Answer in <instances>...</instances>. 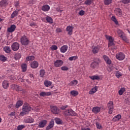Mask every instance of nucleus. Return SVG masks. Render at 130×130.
Instances as JSON below:
<instances>
[{
	"instance_id": "f257e3e1",
	"label": "nucleus",
	"mask_w": 130,
	"mask_h": 130,
	"mask_svg": "<svg viewBox=\"0 0 130 130\" xmlns=\"http://www.w3.org/2000/svg\"><path fill=\"white\" fill-rule=\"evenodd\" d=\"M20 42L22 45H28L30 43V41L29 39L25 35H23L20 38Z\"/></svg>"
},
{
	"instance_id": "f03ea898",
	"label": "nucleus",
	"mask_w": 130,
	"mask_h": 130,
	"mask_svg": "<svg viewBox=\"0 0 130 130\" xmlns=\"http://www.w3.org/2000/svg\"><path fill=\"white\" fill-rule=\"evenodd\" d=\"M64 114L65 116H76V115H77V113H76V112L71 109H69L65 111L64 112Z\"/></svg>"
},
{
	"instance_id": "7ed1b4c3",
	"label": "nucleus",
	"mask_w": 130,
	"mask_h": 130,
	"mask_svg": "<svg viewBox=\"0 0 130 130\" xmlns=\"http://www.w3.org/2000/svg\"><path fill=\"white\" fill-rule=\"evenodd\" d=\"M22 111H25L29 114V112L31 111V107L30 106V105L27 103H25L22 106Z\"/></svg>"
},
{
	"instance_id": "20e7f679",
	"label": "nucleus",
	"mask_w": 130,
	"mask_h": 130,
	"mask_svg": "<svg viewBox=\"0 0 130 130\" xmlns=\"http://www.w3.org/2000/svg\"><path fill=\"white\" fill-rule=\"evenodd\" d=\"M50 108L53 114H58L59 113V109L56 106H50Z\"/></svg>"
},
{
	"instance_id": "39448f33",
	"label": "nucleus",
	"mask_w": 130,
	"mask_h": 130,
	"mask_svg": "<svg viewBox=\"0 0 130 130\" xmlns=\"http://www.w3.org/2000/svg\"><path fill=\"white\" fill-rule=\"evenodd\" d=\"M106 38L109 41L108 47L114 45V39L111 36L106 35Z\"/></svg>"
},
{
	"instance_id": "423d86ee",
	"label": "nucleus",
	"mask_w": 130,
	"mask_h": 130,
	"mask_svg": "<svg viewBox=\"0 0 130 130\" xmlns=\"http://www.w3.org/2000/svg\"><path fill=\"white\" fill-rule=\"evenodd\" d=\"M108 110H109V114H112V112H113V102L112 101H111V102H109L108 103Z\"/></svg>"
},
{
	"instance_id": "0eeeda50",
	"label": "nucleus",
	"mask_w": 130,
	"mask_h": 130,
	"mask_svg": "<svg viewBox=\"0 0 130 130\" xmlns=\"http://www.w3.org/2000/svg\"><path fill=\"white\" fill-rule=\"evenodd\" d=\"M125 58V55L122 52L117 53L116 55V58H117L118 60H123Z\"/></svg>"
},
{
	"instance_id": "6e6552de",
	"label": "nucleus",
	"mask_w": 130,
	"mask_h": 130,
	"mask_svg": "<svg viewBox=\"0 0 130 130\" xmlns=\"http://www.w3.org/2000/svg\"><path fill=\"white\" fill-rule=\"evenodd\" d=\"M12 49L14 51H17L20 48V44L17 42L13 43L12 45L11 46Z\"/></svg>"
},
{
	"instance_id": "1a4fd4ad",
	"label": "nucleus",
	"mask_w": 130,
	"mask_h": 130,
	"mask_svg": "<svg viewBox=\"0 0 130 130\" xmlns=\"http://www.w3.org/2000/svg\"><path fill=\"white\" fill-rule=\"evenodd\" d=\"M63 64V61L61 60H56L54 62V66L56 68H59V67H61Z\"/></svg>"
},
{
	"instance_id": "9d476101",
	"label": "nucleus",
	"mask_w": 130,
	"mask_h": 130,
	"mask_svg": "<svg viewBox=\"0 0 130 130\" xmlns=\"http://www.w3.org/2000/svg\"><path fill=\"white\" fill-rule=\"evenodd\" d=\"M47 123V120H42L39 122L38 126L40 128H43L46 125Z\"/></svg>"
},
{
	"instance_id": "9b49d317",
	"label": "nucleus",
	"mask_w": 130,
	"mask_h": 130,
	"mask_svg": "<svg viewBox=\"0 0 130 130\" xmlns=\"http://www.w3.org/2000/svg\"><path fill=\"white\" fill-rule=\"evenodd\" d=\"M114 12L117 17H121V16H122V11L120 8H116Z\"/></svg>"
},
{
	"instance_id": "f8f14e48",
	"label": "nucleus",
	"mask_w": 130,
	"mask_h": 130,
	"mask_svg": "<svg viewBox=\"0 0 130 130\" xmlns=\"http://www.w3.org/2000/svg\"><path fill=\"white\" fill-rule=\"evenodd\" d=\"M24 122L25 123H33L34 122V119L33 118L28 116L24 120Z\"/></svg>"
},
{
	"instance_id": "ddd939ff",
	"label": "nucleus",
	"mask_w": 130,
	"mask_h": 130,
	"mask_svg": "<svg viewBox=\"0 0 130 130\" xmlns=\"http://www.w3.org/2000/svg\"><path fill=\"white\" fill-rule=\"evenodd\" d=\"M74 30V27L71 25H69L67 27L66 31H67L68 35H72L73 34V31Z\"/></svg>"
},
{
	"instance_id": "4468645a",
	"label": "nucleus",
	"mask_w": 130,
	"mask_h": 130,
	"mask_svg": "<svg viewBox=\"0 0 130 130\" xmlns=\"http://www.w3.org/2000/svg\"><path fill=\"white\" fill-rule=\"evenodd\" d=\"M54 126V120L52 119L46 127V130L51 129Z\"/></svg>"
},
{
	"instance_id": "2eb2a0df",
	"label": "nucleus",
	"mask_w": 130,
	"mask_h": 130,
	"mask_svg": "<svg viewBox=\"0 0 130 130\" xmlns=\"http://www.w3.org/2000/svg\"><path fill=\"white\" fill-rule=\"evenodd\" d=\"M100 110H101V108L99 107H94L92 109V111L93 113H94V114L99 113V112H100Z\"/></svg>"
},
{
	"instance_id": "dca6fc26",
	"label": "nucleus",
	"mask_w": 130,
	"mask_h": 130,
	"mask_svg": "<svg viewBox=\"0 0 130 130\" xmlns=\"http://www.w3.org/2000/svg\"><path fill=\"white\" fill-rule=\"evenodd\" d=\"M8 5H9V3L7 0H2L0 2V7L1 8H5V7H7Z\"/></svg>"
},
{
	"instance_id": "f3484780",
	"label": "nucleus",
	"mask_w": 130,
	"mask_h": 130,
	"mask_svg": "<svg viewBox=\"0 0 130 130\" xmlns=\"http://www.w3.org/2000/svg\"><path fill=\"white\" fill-rule=\"evenodd\" d=\"M39 66V63L37 61H34L30 63V67L32 69H37Z\"/></svg>"
},
{
	"instance_id": "a211bd4d",
	"label": "nucleus",
	"mask_w": 130,
	"mask_h": 130,
	"mask_svg": "<svg viewBox=\"0 0 130 130\" xmlns=\"http://www.w3.org/2000/svg\"><path fill=\"white\" fill-rule=\"evenodd\" d=\"M16 28H17V27L14 24L11 25L10 27L8 28L7 31L9 33H12V32H14V31H15V30H16Z\"/></svg>"
},
{
	"instance_id": "6ab92c4d",
	"label": "nucleus",
	"mask_w": 130,
	"mask_h": 130,
	"mask_svg": "<svg viewBox=\"0 0 130 130\" xmlns=\"http://www.w3.org/2000/svg\"><path fill=\"white\" fill-rule=\"evenodd\" d=\"M99 50H100V46H96L92 48V52L94 54H96V53H98L99 52Z\"/></svg>"
},
{
	"instance_id": "aec40b11",
	"label": "nucleus",
	"mask_w": 130,
	"mask_h": 130,
	"mask_svg": "<svg viewBox=\"0 0 130 130\" xmlns=\"http://www.w3.org/2000/svg\"><path fill=\"white\" fill-rule=\"evenodd\" d=\"M51 95V92H41L40 93V96L41 97H45L46 96H50Z\"/></svg>"
},
{
	"instance_id": "412c9836",
	"label": "nucleus",
	"mask_w": 130,
	"mask_h": 130,
	"mask_svg": "<svg viewBox=\"0 0 130 130\" xmlns=\"http://www.w3.org/2000/svg\"><path fill=\"white\" fill-rule=\"evenodd\" d=\"M68 48L69 47H68V45H67L62 46L60 48V52L62 53H64L67 52V51L68 50Z\"/></svg>"
},
{
	"instance_id": "4be33fe9",
	"label": "nucleus",
	"mask_w": 130,
	"mask_h": 130,
	"mask_svg": "<svg viewBox=\"0 0 130 130\" xmlns=\"http://www.w3.org/2000/svg\"><path fill=\"white\" fill-rule=\"evenodd\" d=\"M103 58L107 64H111V60L106 55L103 56Z\"/></svg>"
},
{
	"instance_id": "5701e85b",
	"label": "nucleus",
	"mask_w": 130,
	"mask_h": 130,
	"mask_svg": "<svg viewBox=\"0 0 130 130\" xmlns=\"http://www.w3.org/2000/svg\"><path fill=\"white\" fill-rule=\"evenodd\" d=\"M98 66H99V63L94 61L91 63L90 67L92 69H96V68H98Z\"/></svg>"
},
{
	"instance_id": "b1692460",
	"label": "nucleus",
	"mask_w": 130,
	"mask_h": 130,
	"mask_svg": "<svg viewBox=\"0 0 130 130\" xmlns=\"http://www.w3.org/2000/svg\"><path fill=\"white\" fill-rule=\"evenodd\" d=\"M42 10L43 12H48L50 10V7L48 5H44L42 7Z\"/></svg>"
},
{
	"instance_id": "393cba45",
	"label": "nucleus",
	"mask_w": 130,
	"mask_h": 130,
	"mask_svg": "<svg viewBox=\"0 0 130 130\" xmlns=\"http://www.w3.org/2000/svg\"><path fill=\"white\" fill-rule=\"evenodd\" d=\"M98 90V88L97 86H95L94 87L92 88V89L89 91V94L90 95H92V94H94V93H96Z\"/></svg>"
},
{
	"instance_id": "a878e982",
	"label": "nucleus",
	"mask_w": 130,
	"mask_h": 130,
	"mask_svg": "<svg viewBox=\"0 0 130 130\" xmlns=\"http://www.w3.org/2000/svg\"><path fill=\"white\" fill-rule=\"evenodd\" d=\"M89 78L90 79H91V80H92L93 81H95V80L99 81V80H100V76L98 75H93L92 76H90Z\"/></svg>"
},
{
	"instance_id": "bb28decb",
	"label": "nucleus",
	"mask_w": 130,
	"mask_h": 130,
	"mask_svg": "<svg viewBox=\"0 0 130 130\" xmlns=\"http://www.w3.org/2000/svg\"><path fill=\"white\" fill-rule=\"evenodd\" d=\"M18 14H19V10L14 11L11 14V19H14V18H15V17H17Z\"/></svg>"
},
{
	"instance_id": "cd10ccee",
	"label": "nucleus",
	"mask_w": 130,
	"mask_h": 130,
	"mask_svg": "<svg viewBox=\"0 0 130 130\" xmlns=\"http://www.w3.org/2000/svg\"><path fill=\"white\" fill-rule=\"evenodd\" d=\"M70 94L73 95V97H76V96H78L79 95V92L77 90H72L70 92Z\"/></svg>"
},
{
	"instance_id": "c85d7f7f",
	"label": "nucleus",
	"mask_w": 130,
	"mask_h": 130,
	"mask_svg": "<svg viewBox=\"0 0 130 130\" xmlns=\"http://www.w3.org/2000/svg\"><path fill=\"white\" fill-rule=\"evenodd\" d=\"M4 50L6 53H10L11 52V48L9 46H6L4 48Z\"/></svg>"
},
{
	"instance_id": "c756f323",
	"label": "nucleus",
	"mask_w": 130,
	"mask_h": 130,
	"mask_svg": "<svg viewBox=\"0 0 130 130\" xmlns=\"http://www.w3.org/2000/svg\"><path fill=\"white\" fill-rule=\"evenodd\" d=\"M22 105H23V101L19 100L17 102L15 107L16 108H19V107H21Z\"/></svg>"
},
{
	"instance_id": "7c9ffc66",
	"label": "nucleus",
	"mask_w": 130,
	"mask_h": 130,
	"mask_svg": "<svg viewBox=\"0 0 130 130\" xmlns=\"http://www.w3.org/2000/svg\"><path fill=\"white\" fill-rule=\"evenodd\" d=\"M2 86L4 89H7L9 87V83L5 80L2 84Z\"/></svg>"
},
{
	"instance_id": "2f4dec72",
	"label": "nucleus",
	"mask_w": 130,
	"mask_h": 130,
	"mask_svg": "<svg viewBox=\"0 0 130 130\" xmlns=\"http://www.w3.org/2000/svg\"><path fill=\"white\" fill-rule=\"evenodd\" d=\"M121 118V115L120 114L117 115V116H115V117H113V121H117L119 120Z\"/></svg>"
},
{
	"instance_id": "473e14b6",
	"label": "nucleus",
	"mask_w": 130,
	"mask_h": 130,
	"mask_svg": "<svg viewBox=\"0 0 130 130\" xmlns=\"http://www.w3.org/2000/svg\"><path fill=\"white\" fill-rule=\"evenodd\" d=\"M52 84V83H51V82H50V81L46 80L44 81V85L46 87H50Z\"/></svg>"
},
{
	"instance_id": "72a5a7b5",
	"label": "nucleus",
	"mask_w": 130,
	"mask_h": 130,
	"mask_svg": "<svg viewBox=\"0 0 130 130\" xmlns=\"http://www.w3.org/2000/svg\"><path fill=\"white\" fill-rule=\"evenodd\" d=\"M125 92V87H122L120 89V90L118 91V94L120 95H121Z\"/></svg>"
},
{
	"instance_id": "f704fd0d",
	"label": "nucleus",
	"mask_w": 130,
	"mask_h": 130,
	"mask_svg": "<svg viewBox=\"0 0 130 130\" xmlns=\"http://www.w3.org/2000/svg\"><path fill=\"white\" fill-rule=\"evenodd\" d=\"M46 20L48 23H49L50 24H52L53 23V20H52V18L49 16H47L46 17Z\"/></svg>"
},
{
	"instance_id": "c9c22d12",
	"label": "nucleus",
	"mask_w": 130,
	"mask_h": 130,
	"mask_svg": "<svg viewBox=\"0 0 130 130\" xmlns=\"http://www.w3.org/2000/svg\"><path fill=\"white\" fill-rule=\"evenodd\" d=\"M78 84V81L76 80L72 81L69 84V86H76Z\"/></svg>"
},
{
	"instance_id": "e433bc0d",
	"label": "nucleus",
	"mask_w": 130,
	"mask_h": 130,
	"mask_svg": "<svg viewBox=\"0 0 130 130\" xmlns=\"http://www.w3.org/2000/svg\"><path fill=\"white\" fill-rule=\"evenodd\" d=\"M35 59V57H34V56H29L26 58V60H27V61H31L32 60H34Z\"/></svg>"
},
{
	"instance_id": "4c0bfd02",
	"label": "nucleus",
	"mask_w": 130,
	"mask_h": 130,
	"mask_svg": "<svg viewBox=\"0 0 130 130\" xmlns=\"http://www.w3.org/2000/svg\"><path fill=\"white\" fill-rule=\"evenodd\" d=\"M21 69L22 70V72H26V71H27V64L25 63L22 64Z\"/></svg>"
},
{
	"instance_id": "58836bf2",
	"label": "nucleus",
	"mask_w": 130,
	"mask_h": 130,
	"mask_svg": "<svg viewBox=\"0 0 130 130\" xmlns=\"http://www.w3.org/2000/svg\"><path fill=\"white\" fill-rule=\"evenodd\" d=\"M22 56V55H21V53H17L15 55V59H16V60H17V59H20L21 58V57Z\"/></svg>"
},
{
	"instance_id": "ea45409f",
	"label": "nucleus",
	"mask_w": 130,
	"mask_h": 130,
	"mask_svg": "<svg viewBox=\"0 0 130 130\" xmlns=\"http://www.w3.org/2000/svg\"><path fill=\"white\" fill-rule=\"evenodd\" d=\"M111 20L112 21H113V22L115 23L116 25H118V21H117V19H116L115 16H112L111 17Z\"/></svg>"
},
{
	"instance_id": "a19ab883",
	"label": "nucleus",
	"mask_w": 130,
	"mask_h": 130,
	"mask_svg": "<svg viewBox=\"0 0 130 130\" xmlns=\"http://www.w3.org/2000/svg\"><path fill=\"white\" fill-rule=\"evenodd\" d=\"M0 60L3 62L6 61L7 60V57L5 56L4 55H0Z\"/></svg>"
},
{
	"instance_id": "79ce46f5",
	"label": "nucleus",
	"mask_w": 130,
	"mask_h": 130,
	"mask_svg": "<svg viewBox=\"0 0 130 130\" xmlns=\"http://www.w3.org/2000/svg\"><path fill=\"white\" fill-rule=\"evenodd\" d=\"M40 76L41 78H43L45 76V71L44 70H41L40 71Z\"/></svg>"
},
{
	"instance_id": "37998d69",
	"label": "nucleus",
	"mask_w": 130,
	"mask_h": 130,
	"mask_svg": "<svg viewBox=\"0 0 130 130\" xmlns=\"http://www.w3.org/2000/svg\"><path fill=\"white\" fill-rule=\"evenodd\" d=\"M55 121L56 123H57V124H61V123H62V122L61 121L60 119L58 118H55Z\"/></svg>"
},
{
	"instance_id": "c03bdc74",
	"label": "nucleus",
	"mask_w": 130,
	"mask_h": 130,
	"mask_svg": "<svg viewBox=\"0 0 130 130\" xmlns=\"http://www.w3.org/2000/svg\"><path fill=\"white\" fill-rule=\"evenodd\" d=\"M93 3V0H86L84 2L85 5L90 6Z\"/></svg>"
},
{
	"instance_id": "a18cd8bd",
	"label": "nucleus",
	"mask_w": 130,
	"mask_h": 130,
	"mask_svg": "<svg viewBox=\"0 0 130 130\" xmlns=\"http://www.w3.org/2000/svg\"><path fill=\"white\" fill-rule=\"evenodd\" d=\"M76 59H78V56H73L70 57L69 58V60H70L71 61L73 60H76Z\"/></svg>"
},
{
	"instance_id": "49530a36",
	"label": "nucleus",
	"mask_w": 130,
	"mask_h": 130,
	"mask_svg": "<svg viewBox=\"0 0 130 130\" xmlns=\"http://www.w3.org/2000/svg\"><path fill=\"white\" fill-rule=\"evenodd\" d=\"M112 3V0H104V4L106 6H108V5H110Z\"/></svg>"
},
{
	"instance_id": "de8ad7c7",
	"label": "nucleus",
	"mask_w": 130,
	"mask_h": 130,
	"mask_svg": "<svg viewBox=\"0 0 130 130\" xmlns=\"http://www.w3.org/2000/svg\"><path fill=\"white\" fill-rule=\"evenodd\" d=\"M117 32L119 37H122L124 35V33L120 29L118 30Z\"/></svg>"
},
{
	"instance_id": "09e8293b",
	"label": "nucleus",
	"mask_w": 130,
	"mask_h": 130,
	"mask_svg": "<svg viewBox=\"0 0 130 130\" xmlns=\"http://www.w3.org/2000/svg\"><path fill=\"white\" fill-rule=\"evenodd\" d=\"M122 76V74L120 73L119 71L116 72V77L117 78H120V77Z\"/></svg>"
},
{
	"instance_id": "8fccbe9b",
	"label": "nucleus",
	"mask_w": 130,
	"mask_h": 130,
	"mask_svg": "<svg viewBox=\"0 0 130 130\" xmlns=\"http://www.w3.org/2000/svg\"><path fill=\"white\" fill-rule=\"evenodd\" d=\"M96 127L98 129H101L102 128V125L99 122H96Z\"/></svg>"
},
{
	"instance_id": "3c124183",
	"label": "nucleus",
	"mask_w": 130,
	"mask_h": 130,
	"mask_svg": "<svg viewBox=\"0 0 130 130\" xmlns=\"http://www.w3.org/2000/svg\"><path fill=\"white\" fill-rule=\"evenodd\" d=\"M25 125H19L17 126V130H22L23 128H25Z\"/></svg>"
},
{
	"instance_id": "603ef678",
	"label": "nucleus",
	"mask_w": 130,
	"mask_h": 130,
	"mask_svg": "<svg viewBox=\"0 0 130 130\" xmlns=\"http://www.w3.org/2000/svg\"><path fill=\"white\" fill-rule=\"evenodd\" d=\"M16 91H23V88L18 85H16V87L15 88Z\"/></svg>"
},
{
	"instance_id": "864d4df0",
	"label": "nucleus",
	"mask_w": 130,
	"mask_h": 130,
	"mask_svg": "<svg viewBox=\"0 0 130 130\" xmlns=\"http://www.w3.org/2000/svg\"><path fill=\"white\" fill-rule=\"evenodd\" d=\"M58 47H57V46L56 45H52L51 47H50V49H51V50H57Z\"/></svg>"
},
{
	"instance_id": "5fc2aeb1",
	"label": "nucleus",
	"mask_w": 130,
	"mask_h": 130,
	"mask_svg": "<svg viewBox=\"0 0 130 130\" xmlns=\"http://www.w3.org/2000/svg\"><path fill=\"white\" fill-rule=\"evenodd\" d=\"M26 114H28V113L24 111H23L20 113V115H21V116H24V115H26Z\"/></svg>"
},
{
	"instance_id": "6e6d98bb",
	"label": "nucleus",
	"mask_w": 130,
	"mask_h": 130,
	"mask_svg": "<svg viewBox=\"0 0 130 130\" xmlns=\"http://www.w3.org/2000/svg\"><path fill=\"white\" fill-rule=\"evenodd\" d=\"M121 2L124 5H127V4H129L130 0H121Z\"/></svg>"
},
{
	"instance_id": "4d7b16f0",
	"label": "nucleus",
	"mask_w": 130,
	"mask_h": 130,
	"mask_svg": "<svg viewBox=\"0 0 130 130\" xmlns=\"http://www.w3.org/2000/svg\"><path fill=\"white\" fill-rule=\"evenodd\" d=\"M61 71H69V68L67 66H63L61 67Z\"/></svg>"
},
{
	"instance_id": "13d9d810",
	"label": "nucleus",
	"mask_w": 130,
	"mask_h": 130,
	"mask_svg": "<svg viewBox=\"0 0 130 130\" xmlns=\"http://www.w3.org/2000/svg\"><path fill=\"white\" fill-rule=\"evenodd\" d=\"M121 38H122V40L125 41V42H127V38H126V36H123L122 37H121Z\"/></svg>"
},
{
	"instance_id": "bf43d9fd",
	"label": "nucleus",
	"mask_w": 130,
	"mask_h": 130,
	"mask_svg": "<svg viewBox=\"0 0 130 130\" xmlns=\"http://www.w3.org/2000/svg\"><path fill=\"white\" fill-rule=\"evenodd\" d=\"M79 14L80 16H84V15H85V11H84V10H81L79 12Z\"/></svg>"
},
{
	"instance_id": "052dcab7",
	"label": "nucleus",
	"mask_w": 130,
	"mask_h": 130,
	"mask_svg": "<svg viewBox=\"0 0 130 130\" xmlns=\"http://www.w3.org/2000/svg\"><path fill=\"white\" fill-rule=\"evenodd\" d=\"M11 88H12L13 90H16V88L17 87V85L16 84H12L11 85Z\"/></svg>"
},
{
	"instance_id": "680f3d73",
	"label": "nucleus",
	"mask_w": 130,
	"mask_h": 130,
	"mask_svg": "<svg viewBox=\"0 0 130 130\" xmlns=\"http://www.w3.org/2000/svg\"><path fill=\"white\" fill-rule=\"evenodd\" d=\"M69 107V106L66 105V106H63L61 107V109L62 110H64L66 108H68Z\"/></svg>"
},
{
	"instance_id": "e2e57ef3",
	"label": "nucleus",
	"mask_w": 130,
	"mask_h": 130,
	"mask_svg": "<svg viewBox=\"0 0 130 130\" xmlns=\"http://www.w3.org/2000/svg\"><path fill=\"white\" fill-rule=\"evenodd\" d=\"M29 26H30V27H32L33 28L34 27V26H36V23L32 22L29 24Z\"/></svg>"
},
{
	"instance_id": "0e129e2a",
	"label": "nucleus",
	"mask_w": 130,
	"mask_h": 130,
	"mask_svg": "<svg viewBox=\"0 0 130 130\" xmlns=\"http://www.w3.org/2000/svg\"><path fill=\"white\" fill-rule=\"evenodd\" d=\"M16 115V113L15 112H12L10 113V116H15Z\"/></svg>"
},
{
	"instance_id": "69168bd1",
	"label": "nucleus",
	"mask_w": 130,
	"mask_h": 130,
	"mask_svg": "<svg viewBox=\"0 0 130 130\" xmlns=\"http://www.w3.org/2000/svg\"><path fill=\"white\" fill-rule=\"evenodd\" d=\"M15 5V7H18L19 6V2H16L14 3Z\"/></svg>"
},
{
	"instance_id": "338daca9",
	"label": "nucleus",
	"mask_w": 130,
	"mask_h": 130,
	"mask_svg": "<svg viewBox=\"0 0 130 130\" xmlns=\"http://www.w3.org/2000/svg\"><path fill=\"white\" fill-rule=\"evenodd\" d=\"M56 30L57 32H58L59 33H60V32H61V29L60 28H57Z\"/></svg>"
},
{
	"instance_id": "774afa93",
	"label": "nucleus",
	"mask_w": 130,
	"mask_h": 130,
	"mask_svg": "<svg viewBox=\"0 0 130 130\" xmlns=\"http://www.w3.org/2000/svg\"><path fill=\"white\" fill-rule=\"evenodd\" d=\"M81 130H90V128H82Z\"/></svg>"
}]
</instances>
